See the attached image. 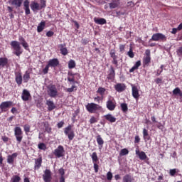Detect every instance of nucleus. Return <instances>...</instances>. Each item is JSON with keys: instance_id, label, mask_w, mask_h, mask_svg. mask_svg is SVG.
I'll use <instances>...</instances> for the list:
<instances>
[{"instance_id": "f257e3e1", "label": "nucleus", "mask_w": 182, "mask_h": 182, "mask_svg": "<svg viewBox=\"0 0 182 182\" xmlns=\"http://www.w3.org/2000/svg\"><path fill=\"white\" fill-rule=\"evenodd\" d=\"M11 48H13V53L14 55L18 57L22 55L23 50H22V47H21V43H19V42L16 41H13L11 42Z\"/></svg>"}, {"instance_id": "f03ea898", "label": "nucleus", "mask_w": 182, "mask_h": 182, "mask_svg": "<svg viewBox=\"0 0 182 182\" xmlns=\"http://www.w3.org/2000/svg\"><path fill=\"white\" fill-rule=\"evenodd\" d=\"M85 107L89 113H96L98 110H102V106L93 102L88 103Z\"/></svg>"}, {"instance_id": "7ed1b4c3", "label": "nucleus", "mask_w": 182, "mask_h": 182, "mask_svg": "<svg viewBox=\"0 0 182 182\" xmlns=\"http://www.w3.org/2000/svg\"><path fill=\"white\" fill-rule=\"evenodd\" d=\"M47 93L50 97H56L58 96V88H56V85L53 84L48 85Z\"/></svg>"}, {"instance_id": "20e7f679", "label": "nucleus", "mask_w": 182, "mask_h": 182, "mask_svg": "<svg viewBox=\"0 0 182 182\" xmlns=\"http://www.w3.org/2000/svg\"><path fill=\"white\" fill-rule=\"evenodd\" d=\"M14 136L18 143H21V141H22V139H23V132L20 127H16L14 128Z\"/></svg>"}, {"instance_id": "39448f33", "label": "nucleus", "mask_w": 182, "mask_h": 182, "mask_svg": "<svg viewBox=\"0 0 182 182\" xmlns=\"http://www.w3.org/2000/svg\"><path fill=\"white\" fill-rule=\"evenodd\" d=\"M151 41H154L155 42H159V41H161V42H166V41H167V37L163 33H156L153 34Z\"/></svg>"}, {"instance_id": "423d86ee", "label": "nucleus", "mask_w": 182, "mask_h": 182, "mask_svg": "<svg viewBox=\"0 0 182 182\" xmlns=\"http://www.w3.org/2000/svg\"><path fill=\"white\" fill-rule=\"evenodd\" d=\"M53 154L55 157H58V159H60V157L65 156V148H63V146L59 145L53 152Z\"/></svg>"}, {"instance_id": "0eeeda50", "label": "nucleus", "mask_w": 182, "mask_h": 182, "mask_svg": "<svg viewBox=\"0 0 182 182\" xmlns=\"http://www.w3.org/2000/svg\"><path fill=\"white\" fill-rule=\"evenodd\" d=\"M65 136H68L69 140L72 141L75 138V132L72 130V125H68L64 129Z\"/></svg>"}, {"instance_id": "6e6552de", "label": "nucleus", "mask_w": 182, "mask_h": 182, "mask_svg": "<svg viewBox=\"0 0 182 182\" xmlns=\"http://www.w3.org/2000/svg\"><path fill=\"white\" fill-rule=\"evenodd\" d=\"M13 102L11 101H6L1 102L0 105V109L1 112H8V109L12 106Z\"/></svg>"}, {"instance_id": "1a4fd4ad", "label": "nucleus", "mask_w": 182, "mask_h": 182, "mask_svg": "<svg viewBox=\"0 0 182 182\" xmlns=\"http://www.w3.org/2000/svg\"><path fill=\"white\" fill-rule=\"evenodd\" d=\"M43 180L44 182H50L52 181V173H50V170L46 169L44 171V174L43 175Z\"/></svg>"}, {"instance_id": "9d476101", "label": "nucleus", "mask_w": 182, "mask_h": 182, "mask_svg": "<svg viewBox=\"0 0 182 182\" xmlns=\"http://www.w3.org/2000/svg\"><path fill=\"white\" fill-rule=\"evenodd\" d=\"M107 109L108 110H110L111 112H113L114 109H116V102H114V100L109 99L107 101Z\"/></svg>"}, {"instance_id": "9b49d317", "label": "nucleus", "mask_w": 182, "mask_h": 182, "mask_svg": "<svg viewBox=\"0 0 182 182\" xmlns=\"http://www.w3.org/2000/svg\"><path fill=\"white\" fill-rule=\"evenodd\" d=\"M29 97H31V93L28 90H23L21 95V99L24 102H28L29 100Z\"/></svg>"}, {"instance_id": "f8f14e48", "label": "nucleus", "mask_w": 182, "mask_h": 182, "mask_svg": "<svg viewBox=\"0 0 182 182\" xmlns=\"http://www.w3.org/2000/svg\"><path fill=\"white\" fill-rule=\"evenodd\" d=\"M132 96L136 100L140 97V94H139V88L137 87L132 85Z\"/></svg>"}, {"instance_id": "ddd939ff", "label": "nucleus", "mask_w": 182, "mask_h": 182, "mask_svg": "<svg viewBox=\"0 0 182 182\" xmlns=\"http://www.w3.org/2000/svg\"><path fill=\"white\" fill-rule=\"evenodd\" d=\"M16 157H18V153H14L11 155H9L7 156V163L9 164H14V161H15Z\"/></svg>"}, {"instance_id": "4468645a", "label": "nucleus", "mask_w": 182, "mask_h": 182, "mask_svg": "<svg viewBox=\"0 0 182 182\" xmlns=\"http://www.w3.org/2000/svg\"><path fill=\"white\" fill-rule=\"evenodd\" d=\"M135 153L136 156L139 157L140 160L147 159V155H146V153L144 151H140L139 149H136Z\"/></svg>"}, {"instance_id": "2eb2a0df", "label": "nucleus", "mask_w": 182, "mask_h": 182, "mask_svg": "<svg viewBox=\"0 0 182 182\" xmlns=\"http://www.w3.org/2000/svg\"><path fill=\"white\" fill-rule=\"evenodd\" d=\"M109 55L113 59L112 63L117 65V63H119V62L117 61V55H116V51L114 50H111L109 52Z\"/></svg>"}, {"instance_id": "dca6fc26", "label": "nucleus", "mask_w": 182, "mask_h": 182, "mask_svg": "<svg viewBox=\"0 0 182 182\" xmlns=\"http://www.w3.org/2000/svg\"><path fill=\"white\" fill-rule=\"evenodd\" d=\"M31 9L33 12H35V11H41V9H42L41 5L35 1L31 2Z\"/></svg>"}, {"instance_id": "f3484780", "label": "nucleus", "mask_w": 182, "mask_h": 182, "mask_svg": "<svg viewBox=\"0 0 182 182\" xmlns=\"http://www.w3.org/2000/svg\"><path fill=\"white\" fill-rule=\"evenodd\" d=\"M29 0H25L23 2V6L26 15L31 14V9H29Z\"/></svg>"}, {"instance_id": "a211bd4d", "label": "nucleus", "mask_w": 182, "mask_h": 182, "mask_svg": "<svg viewBox=\"0 0 182 182\" xmlns=\"http://www.w3.org/2000/svg\"><path fill=\"white\" fill-rule=\"evenodd\" d=\"M51 68H56L59 65V60L58 58H53L48 61V64Z\"/></svg>"}, {"instance_id": "6ab92c4d", "label": "nucleus", "mask_w": 182, "mask_h": 182, "mask_svg": "<svg viewBox=\"0 0 182 182\" xmlns=\"http://www.w3.org/2000/svg\"><path fill=\"white\" fill-rule=\"evenodd\" d=\"M18 41H19L21 45L23 46V48H24V49H26L27 50L28 48H29V45L28 44L26 41H25V38H23V37H22V36H19Z\"/></svg>"}, {"instance_id": "aec40b11", "label": "nucleus", "mask_w": 182, "mask_h": 182, "mask_svg": "<svg viewBox=\"0 0 182 182\" xmlns=\"http://www.w3.org/2000/svg\"><path fill=\"white\" fill-rule=\"evenodd\" d=\"M41 166H42V157H40L38 159H35L34 169L35 170H39V168H41Z\"/></svg>"}, {"instance_id": "412c9836", "label": "nucleus", "mask_w": 182, "mask_h": 182, "mask_svg": "<svg viewBox=\"0 0 182 182\" xmlns=\"http://www.w3.org/2000/svg\"><path fill=\"white\" fill-rule=\"evenodd\" d=\"M94 22L97 23V25H105L107 23L106 19L103 18H94Z\"/></svg>"}, {"instance_id": "4be33fe9", "label": "nucleus", "mask_w": 182, "mask_h": 182, "mask_svg": "<svg viewBox=\"0 0 182 182\" xmlns=\"http://www.w3.org/2000/svg\"><path fill=\"white\" fill-rule=\"evenodd\" d=\"M105 119L109 122V123H115L116 122V117H113L111 114H107L104 116Z\"/></svg>"}, {"instance_id": "5701e85b", "label": "nucleus", "mask_w": 182, "mask_h": 182, "mask_svg": "<svg viewBox=\"0 0 182 182\" xmlns=\"http://www.w3.org/2000/svg\"><path fill=\"white\" fill-rule=\"evenodd\" d=\"M114 76H116V73H114V68H113V67H111L110 70H109L107 79H109V80H113V79H114Z\"/></svg>"}, {"instance_id": "b1692460", "label": "nucleus", "mask_w": 182, "mask_h": 182, "mask_svg": "<svg viewBox=\"0 0 182 182\" xmlns=\"http://www.w3.org/2000/svg\"><path fill=\"white\" fill-rule=\"evenodd\" d=\"M65 44H60L59 45L60 53L63 54V56H66V55H68V48H66V47H65Z\"/></svg>"}, {"instance_id": "393cba45", "label": "nucleus", "mask_w": 182, "mask_h": 182, "mask_svg": "<svg viewBox=\"0 0 182 182\" xmlns=\"http://www.w3.org/2000/svg\"><path fill=\"white\" fill-rule=\"evenodd\" d=\"M120 3L119 2V0H112L111 3L109 4L110 9H114L119 6Z\"/></svg>"}, {"instance_id": "a878e982", "label": "nucleus", "mask_w": 182, "mask_h": 182, "mask_svg": "<svg viewBox=\"0 0 182 182\" xmlns=\"http://www.w3.org/2000/svg\"><path fill=\"white\" fill-rule=\"evenodd\" d=\"M133 177L130 174H126L122 178V182H133Z\"/></svg>"}, {"instance_id": "bb28decb", "label": "nucleus", "mask_w": 182, "mask_h": 182, "mask_svg": "<svg viewBox=\"0 0 182 182\" xmlns=\"http://www.w3.org/2000/svg\"><path fill=\"white\" fill-rule=\"evenodd\" d=\"M22 2H23V0H13L11 5H14L16 8H21L22 6Z\"/></svg>"}, {"instance_id": "cd10ccee", "label": "nucleus", "mask_w": 182, "mask_h": 182, "mask_svg": "<svg viewBox=\"0 0 182 182\" xmlns=\"http://www.w3.org/2000/svg\"><path fill=\"white\" fill-rule=\"evenodd\" d=\"M141 66V62L140 60L137 61L134 65L129 70L130 73L135 71L136 69H139Z\"/></svg>"}, {"instance_id": "c85d7f7f", "label": "nucleus", "mask_w": 182, "mask_h": 182, "mask_svg": "<svg viewBox=\"0 0 182 182\" xmlns=\"http://www.w3.org/2000/svg\"><path fill=\"white\" fill-rule=\"evenodd\" d=\"M46 105L48 107V110L50 112H51V110H53V109H55V107H56L55 106V103H53V101H50V100H47L46 101Z\"/></svg>"}, {"instance_id": "c756f323", "label": "nucleus", "mask_w": 182, "mask_h": 182, "mask_svg": "<svg viewBox=\"0 0 182 182\" xmlns=\"http://www.w3.org/2000/svg\"><path fill=\"white\" fill-rule=\"evenodd\" d=\"M29 79H31V75L29 74V71H26L23 76V80L24 83H28V82H29Z\"/></svg>"}, {"instance_id": "7c9ffc66", "label": "nucleus", "mask_w": 182, "mask_h": 182, "mask_svg": "<svg viewBox=\"0 0 182 182\" xmlns=\"http://www.w3.org/2000/svg\"><path fill=\"white\" fill-rule=\"evenodd\" d=\"M45 25H46L45 21H41L37 27V32H38V33L42 32V31H43V29H45Z\"/></svg>"}, {"instance_id": "2f4dec72", "label": "nucleus", "mask_w": 182, "mask_h": 182, "mask_svg": "<svg viewBox=\"0 0 182 182\" xmlns=\"http://www.w3.org/2000/svg\"><path fill=\"white\" fill-rule=\"evenodd\" d=\"M173 95L174 96H179L180 97H182V92L181 90H180L178 87L175 88L173 90Z\"/></svg>"}, {"instance_id": "473e14b6", "label": "nucleus", "mask_w": 182, "mask_h": 182, "mask_svg": "<svg viewBox=\"0 0 182 182\" xmlns=\"http://www.w3.org/2000/svg\"><path fill=\"white\" fill-rule=\"evenodd\" d=\"M16 82L17 85H22V75L21 73L16 75Z\"/></svg>"}, {"instance_id": "72a5a7b5", "label": "nucleus", "mask_w": 182, "mask_h": 182, "mask_svg": "<svg viewBox=\"0 0 182 182\" xmlns=\"http://www.w3.org/2000/svg\"><path fill=\"white\" fill-rule=\"evenodd\" d=\"M8 65V58H0V66L4 68Z\"/></svg>"}, {"instance_id": "f704fd0d", "label": "nucleus", "mask_w": 182, "mask_h": 182, "mask_svg": "<svg viewBox=\"0 0 182 182\" xmlns=\"http://www.w3.org/2000/svg\"><path fill=\"white\" fill-rule=\"evenodd\" d=\"M90 157L93 164L97 163V161H99V158L97 157V154L96 152H93L92 155H90Z\"/></svg>"}, {"instance_id": "c9c22d12", "label": "nucleus", "mask_w": 182, "mask_h": 182, "mask_svg": "<svg viewBox=\"0 0 182 182\" xmlns=\"http://www.w3.org/2000/svg\"><path fill=\"white\" fill-rule=\"evenodd\" d=\"M97 143L99 146H101V147H103V144H105V141H103L100 135L97 136Z\"/></svg>"}, {"instance_id": "e433bc0d", "label": "nucleus", "mask_w": 182, "mask_h": 182, "mask_svg": "<svg viewBox=\"0 0 182 182\" xmlns=\"http://www.w3.org/2000/svg\"><path fill=\"white\" fill-rule=\"evenodd\" d=\"M124 89L125 87L122 84H117V85H115V90H117V92H123Z\"/></svg>"}, {"instance_id": "4c0bfd02", "label": "nucleus", "mask_w": 182, "mask_h": 182, "mask_svg": "<svg viewBox=\"0 0 182 182\" xmlns=\"http://www.w3.org/2000/svg\"><path fill=\"white\" fill-rule=\"evenodd\" d=\"M143 136L145 141L150 140V136H149V131H147V129H143Z\"/></svg>"}, {"instance_id": "58836bf2", "label": "nucleus", "mask_w": 182, "mask_h": 182, "mask_svg": "<svg viewBox=\"0 0 182 182\" xmlns=\"http://www.w3.org/2000/svg\"><path fill=\"white\" fill-rule=\"evenodd\" d=\"M21 181V177L18 175H14L11 178L10 182H19Z\"/></svg>"}, {"instance_id": "ea45409f", "label": "nucleus", "mask_w": 182, "mask_h": 182, "mask_svg": "<svg viewBox=\"0 0 182 182\" xmlns=\"http://www.w3.org/2000/svg\"><path fill=\"white\" fill-rule=\"evenodd\" d=\"M76 66V63L73 60H70L68 62V68L69 69H73V68H75Z\"/></svg>"}, {"instance_id": "a19ab883", "label": "nucleus", "mask_w": 182, "mask_h": 182, "mask_svg": "<svg viewBox=\"0 0 182 182\" xmlns=\"http://www.w3.org/2000/svg\"><path fill=\"white\" fill-rule=\"evenodd\" d=\"M151 57H144V65H149V63H150V62H151Z\"/></svg>"}, {"instance_id": "79ce46f5", "label": "nucleus", "mask_w": 182, "mask_h": 182, "mask_svg": "<svg viewBox=\"0 0 182 182\" xmlns=\"http://www.w3.org/2000/svg\"><path fill=\"white\" fill-rule=\"evenodd\" d=\"M97 93H99L101 96H103L105 95V92H106V89L100 87L97 90Z\"/></svg>"}, {"instance_id": "37998d69", "label": "nucleus", "mask_w": 182, "mask_h": 182, "mask_svg": "<svg viewBox=\"0 0 182 182\" xmlns=\"http://www.w3.org/2000/svg\"><path fill=\"white\" fill-rule=\"evenodd\" d=\"M120 156H126L129 154V150L127 149H123L119 152Z\"/></svg>"}, {"instance_id": "c03bdc74", "label": "nucleus", "mask_w": 182, "mask_h": 182, "mask_svg": "<svg viewBox=\"0 0 182 182\" xmlns=\"http://www.w3.org/2000/svg\"><path fill=\"white\" fill-rule=\"evenodd\" d=\"M121 109L122 112H127V110L129 109V108L127 107V104L126 103L121 104Z\"/></svg>"}, {"instance_id": "a18cd8bd", "label": "nucleus", "mask_w": 182, "mask_h": 182, "mask_svg": "<svg viewBox=\"0 0 182 182\" xmlns=\"http://www.w3.org/2000/svg\"><path fill=\"white\" fill-rule=\"evenodd\" d=\"M76 86L75 85H72L70 88H67L65 90L66 92H68V93H72V92H75L76 90Z\"/></svg>"}, {"instance_id": "49530a36", "label": "nucleus", "mask_w": 182, "mask_h": 182, "mask_svg": "<svg viewBox=\"0 0 182 182\" xmlns=\"http://www.w3.org/2000/svg\"><path fill=\"white\" fill-rule=\"evenodd\" d=\"M128 56L129 58H134V53H133V48L130 47L129 50L127 53Z\"/></svg>"}, {"instance_id": "de8ad7c7", "label": "nucleus", "mask_w": 182, "mask_h": 182, "mask_svg": "<svg viewBox=\"0 0 182 182\" xmlns=\"http://www.w3.org/2000/svg\"><path fill=\"white\" fill-rule=\"evenodd\" d=\"M38 147L40 150H46V145L43 143L38 144Z\"/></svg>"}, {"instance_id": "09e8293b", "label": "nucleus", "mask_w": 182, "mask_h": 182, "mask_svg": "<svg viewBox=\"0 0 182 182\" xmlns=\"http://www.w3.org/2000/svg\"><path fill=\"white\" fill-rule=\"evenodd\" d=\"M176 53L178 55V56H179L180 58H182V46L179 47L177 50H176Z\"/></svg>"}, {"instance_id": "8fccbe9b", "label": "nucleus", "mask_w": 182, "mask_h": 182, "mask_svg": "<svg viewBox=\"0 0 182 182\" xmlns=\"http://www.w3.org/2000/svg\"><path fill=\"white\" fill-rule=\"evenodd\" d=\"M177 169L174 168V169H170L169 171V174L170 176H171L172 177H173V176H176V173H177Z\"/></svg>"}, {"instance_id": "3c124183", "label": "nucleus", "mask_w": 182, "mask_h": 182, "mask_svg": "<svg viewBox=\"0 0 182 182\" xmlns=\"http://www.w3.org/2000/svg\"><path fill=\"white\" fill-rule=\"evenodd\" d=\"M107 178L109 181H110L112 178H113V173H112L110 171L107 172Z\"/></svg>"}, {"instance_id": "603ef678", "label": "nucleus", "mask_w": 182, "mask_h": 182, "mask_svg": "<svg viewBox=\"0 0 182 182\" xmlns=\"http://www.w3.org/2000/svg\"><path fill=\"white\" fill-rule=\"evenodd\" d=\"M90 124L97 123V119H96V117H92L90 119Z\"/></svg>"}, {"instance_id": "864d4df0", "label": "nucleus", "mask_w": 182, "mask_h": 182, "mask_svg": "<svg viewBox=\"0 0 182 182\" xmlns=\"http://www.w3.org/2000/svg\"><path fill=\"white\" fill-rule=\"evenodd\" d=\"M24 132L26 133H29V132H31V126L27 124L24 125Z\"/></svg>"}, {"instance_id": "5fc2aeb1", "label": "nucleus", "mask_w": 182, "mask_h": 182, "mask_svg": "<svg viewBox=\"0 0 182 182\" xmlns=\"http://www.w3.org/2000/svg\"><path fill=\"white\" fill-rule=\"evenodd\" d=\"M46 6V1L45 0H41L40 7L41 8V9H43V8H45Z\"/></svg>"}, {"instance_id": "6e6d98bb", "label": "nucleus", "mask_w": 182, "mask_h": 182, "mask_svg": "<svg viewBox=\"0 0 182 182\" xmlns=\"http://www.w3.org/2000/svg\"><path fill=\"white\" fill-rule=\"evenodd\" d=\"M45 129L47 133H50V132H52V128H50L48 124H45Z\"/></svg>"}, {"instance_id": "4d7b16f0", "label": "nucleus", "mask_w": 182, "mask_h": 182, "mask_svg": "<svg viewBox=\"0 0 182 182\" xmlns=\"http://www.w3.org/2000/svg\"><path fill=\"white\" fill-rule=\"evenodd\" d=\"M58 173L59 174H60V177L64 176H65V169H63V168H61L58 170Z\"/></svg>"}, {"instance_id": "13d9d810", "label": "nucleus", "mask_w": 182, "mask_h": 182, "mask_svg": "<svg viewBox=\"0 0 182 182\" xmlns=\"http://www.w3.org/2000/svg\"><path fill=\"white\" fill-rule=\"evenodd\" d=\"M49 68L50 66L48 65H47L45 68L43 70V73H44V75H46L48 73V72H49Z\"/></svg>"}, {"instance_id": "bf43d9fd", "label": "nucleus", "mask_w": 182, "mask_h": 182, "mask_svg": "<svg viewBox=\"0 0 182 182\" xmlns=\"http://www.w3.org/2000/svg\"><path fill=\"white\" fill-rule=\"evenodd\" d=\"M64 124H65V122L61 121L57 124V126H58V129H62V127H63Z\"/></svg>"}, {"instance_id": "052dcab7", "label": "nucleus", "mask_w": 182, "mask_h": 182, "mask_svg": "<svg viewBox=\"0 0 182 182\" xmlns=\"http://www.w3.org/2000/svg\"><path fill=\"white\" fill-rule=\"evenodd\" d=\"M94 170L95 173H97L99 171V165H97V163H94Z\"/></svg>"}, {"instance_id": "680f3d73", "label": "nucleus", "mask_w": 182, "mask_h": 182, "mask_svg": "<svg viewBox=\"0 0 182 182\" xmlns=\"http://www.w3.org/2000/svg\"><path fill=\"white\" fill-rule=\"evenodd\" d=\"M55 33H53V31H48L46 33V36H48V38H50L52 37L53 35H54Z\"/></svg>"}, {"instance_id": "e2e57ef3", "label": "nucleus", "mask_w": 182, "mask_h": 182, "mask_svg": "<svg viewBox=\"0 0 182 182\" xmlns=\"http://www.w3.org/2000/svg\"><path fill=\"white\" fill-rule=\"evenodd\" d=\"M95 102H97V103H100V101L102 100V97L97 96L94 98Z\"/></svg>"}, {"instance_id": "0e129e2a", "label": "nucleus", "mask_w": 182, "mask_h": 182, "mask_svg": "<svg viewBox=\"0 0 182 182\" xmlns=\"http://www.w3.org/2000/svg\"><path fill=\"white\" fill-rule=\"evenodd\" d=\"M125 46L123 44L119 45V50L120 52H123L124 50Z\"/></svg>"}, {"instance_id": "69168bd1", "label": "nucleus", "mask_w": 182, "mask_h": 182, "mask_svg": "<svg viewBox=\"0 0 182 182\" xmlns=\"http://www.w3.org/2000/svg\"><path fill=\"white\" fill-rule=\"evenodd\" d=\"M134 143H140V137L139 136H135Z\"/></svg>"}, {"instance_id": "338daca9", "label": "nucleus", "mask_w": 182, "mask_h": 182, "mask_svg": "<svg viewBox=\"0 0 182 182\" xmlns=\"http://www.w3.org/2000/svg\"><path fill=\"white\" fill-rule=\"evenodd\" d=\"M162 80H163V79H161V78H156L155 82H156V83H157V85H159V83H161Z\"/></svg>"}, {"instance_id": "774afa93", "label": "nucleus", "mask_w": 182, "mask_h": 182, "mask_svg": "<svg viewBox=\"0 0 182 182\" xmlns=\"http://www.w3.org/2000/svg\"><path fill=\"white\" fill-rule=\"evenodd\" d=\"M145 55V57H150V50H146Z\"/></svg>"}]
</instances>
